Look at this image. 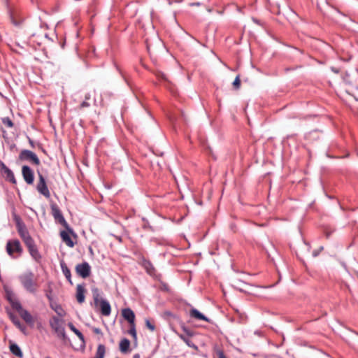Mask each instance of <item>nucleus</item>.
<instances>
[{"label":"nucleus","mask_w":358,"mask_h":358,"mask_svg":"<svg viewBox=\"0 0 358 358\" xmlns=\"http://www.w3.org/2000/svg\"><path fill=\"white\" fill-rule=\"evenodd\" d=\"M357 336H358V334H357Z\"/></svg>","instance_id":"obj_47"},{"label":"nucleus","mask_w":358,"mask_h":358,"mask_svg":"<svg viewBox=\"0 0 358 358\" xmlns=\"http://www.w3.org/2000/svg\"><path fill=\"white\" fill-rule=\"evenodd\" d=\"M189 315L191 317L194 318L198 320H203L206 322H209L210 320L206 317L203 314L200 313L197 309L192 308L189 311Z\"/></svg>","instance_id":"obj_18"},{"label":"nucleus","mask_w":358,"mask_h":358,"mask_svg":"<svg viewBox=\"0 0 358 358\" xmlns=\"http://www.w3.org/2000/svg\"><path fill=\"white\" fill-rule=\"evenodd\" d=\"M181 329L185 334V336L187 337H192L195 335V333L193 331L190 330L189 328H187L184 324L181 326Z\"/></svg>","instance_id":"obj_28"},{"label":"nucleus","mask_w":358,"mask_h":358,"mask_svg":"<svg viewBox=\"0 0 358 358\" xmlns=\"http://www.w3.org/2000/svg\"><path fill=\"white\" fill-rule=\"evenodd\" d=\"M122 317L129 324L135 323V314L131 308H127L123 309L122 311Z\"/></svg>","instance_id":"obj_15"},{"label":"nucleus","mask_w":358,"mask_h":358,"mask_svg":"<svg viewBox=\"0 0 358 358\" xmlns=\"http://www.w3.org/2000/svg\"><path fill=\"white\" fill-rule=\"evenodd\" d=\"M64 323L65 322L62 317H59L57 316L51 317L49 320V324L52 330L55 332L59 338L63 341H65L67 338L65 331Z\"/></svg>","instance_id":"obj_2"},{"label":"nucleus","mask_w":358,"mask_h":358,"mask_svg":"<svg viewBox=\"0 0 358 358\" xmlns=\"http://www.w3.org/2000/svg\"><path fill=\"white\" fill-rule=\"evenodd\" d=\"M10 319L15 327H17L22 332L25 333L26 327L20 322L17 316L10 314Z\"/></svg>","instance_id":"obj_21"},{"label":"nucleus","mask_w":358,"mask_h":358,"mask_svg":"<svg viewBox=\"0 0 358 358\" xmlns=\"http://www.w3.org/2000/svg\"><path fill=\"white\" fill-rule=\"evenodd\" d=\"M19 159L21 161H27L34 165L38 166L40 159L37 155L32 151L29 150H22L19 154Z\"/></svg>","instance_id":"obj_6"},{"label":"nucleus","mask_w":358,"mask_h":358,"mask_svg":"<svg viewBox=\"0 0 358 358\" xmlns=\"http://www.w3.org/2000/svg\"><path fill=\"white\" fill-rule=\"evenodd\" d=\"M128 332L130 335L132 336V337L136 339L137 335H136L135 323L130 324V329Z\"/></svg>","instance_id":"obj_30"},{"label":"nucleus","mask_w":358,"mask_h":358,"mask_svg":"<svg viewBox=\"0 0 358 358\" xmlns=\"http://www.w3.org/2000/svg\"><path fill=\"white\" fill-rule=\"evenodd\" d=\"M85 289L83 285H78L76 287V299L79 303H83L85 301Z\"/></svg>","instance_id":"obj_17"},{"label":"nucleus","mask_w":358,"mask_h":358,"mask_svg":"<svg viewBox=\"0 0 358 358\" xmlns=\"http://www.w3.org/2000/svg\"><path fill=\"white\" fill-rule=\"evenodd\" d=\"M60 266H61V269L62 271V273L64 275V276L66 277V280L72 285H73V282L71 280V274L70 269L68 268L67 265L66 264V263L64 261H62L60 262Z\"/></svg>","instance_id":"obj_19"},{"label":"nucleus","mask_w":358,"mask_h":358,"mask_svg":"<svg viewBox=\"0 0 358 358\" xmlns=\"http://www.w3.org/2000/svg\"><path fill=\"white\" fill-rule=\"evenodd\" d=\"M178 336L184 342L185 344L189 346V348L198 350L199 348L196 345H195L189 338V337L185 336L184 334H179L177 331H176Z\"/></svg>","instance_id":"obj_20"},{"label":"nucleus","mask_w":358,"mask_h":358,"mask_svg":"<svg viewBox=\"0 0 358 358\" xmlns=\"http://www.w3.org/2000/svg\"><path fill=\"white\" fill-rule=\"evenodd\" d=\"M233 85L235 89H239L240 87V85H241V80H240V76H237L233 83Z\"/></svg>","instance_id":"obj_36"},{"label":"nucleus","mask_w":358,"mask_h":358,"mask_svg":"<svg viewBox=\"0 0 358 358\" xmlns=\"http://www.w3.org/2000/svg\"><path fill=\"white\" fill-rule=\"evenodd\" d=\"M45 39H48V34L43 31L34 33L30 37L31 41L38 45H41Z\"/></svg>","instance_id":"obj_12"},{"label":"nucleus","mask_w":358,"mask_h":358,"mask_svg":"<svg viewBox=\"0 0 358 358\" xmlns=\"http://www.w3.org/2000/svg\"><path fill=\"white\" fill-rule=\"evenodd\" d=\"M155 75L159 79H162L163 80H167V77L165 73L160 71H156L154 72Z\"/></svg>","instance_id":"obj_33"},{"label":"nucleus","mask_w":358,"mask_h":358,"mask_svg":"<svg viewBox=\"0 0 358 358\" xmlns=\"http://www.w3.org/2000/svg\"><path fill=\"white\" fill-rule=\"evenodd\" d=\"M0 169L1 173L4 175L6 180L13 184L17 183L13 172L7 167L2 161H0Z\"/></svg>","instance_id":"obj_10"},{"label":"nucleus","mask_w":358,"mask_h":358,"mask_svg":"<svg viewBox=\"0 0 358 358\" xmlns=\"http://www.w3.org/2000/svg\"><path fill=\"white\" fill-rule=\"evenodd\" d=\"M69 327L83 343H85V338L83 334L78 329H76L72 323H69Z\"/></svg>","instance_id":"obj_27"},{"label":"nucleus","mask_w":358,"mask_h":358,"mask_svg":"<svg viewBox=\"0 0 358 358\" xmlns=\"http://www.w3.org/2000/svg\"><path fill=\"white\" fill-rule=\"evenodd\" d=\"M133 358H140V355L138 354H135Z\"/></svg>","instance_id":"obj_44"},{"label":"nucleus","mask_w":358,"mask_h":358,"mask_svg":"<svg viewBox=\"0 0 358 358\" xmlns=\"http://www.w3.org/2000/svg\"><path fill=\"white\" fill-rule=\"evenodd\" d=\"M93 299L94 304L97 306L99 303L101 308V313L104 316L110 315L111 313V307L108 301L105 299H101L99 290L98 288L92 289Z\"/></svg>","instance_id":"obj_4"},{"label":"nucleus","mask_w":358,"mask_h":358,"mask_svg":"<svg viewBox=\"0 0 358 358\" xmlns=\"http://www.w3.org/2000/svg\"><path fill=\"white\" fill-rule=\"evenodd\" d=\"M73 236L71 233L66 229L61 231L60 232V237L64 243L69 246V248H73L75 245V243L73 241L70 236Z\"/></svg>","instance_id":"obj_13"},{"label":"nucleus","mask_w":358,"mask_h":358,"mask_svg":"<svg viewBox=\"0 0 358 358\" xmlns=\"http://www.w3.org/2000/svg\"><path fill=\"white\" fill-rule=\"evenodd\" d=\"M89 106H90V103L87 101H84L81 103L80 108H87Z\"/></svg>","instance_id":"obj_38"},{"label":"nucleus","mask_w":358,"mask_h":358,"mask_svg":"<svg viewBox=\"0 0 358 358\" xmlns=\"http://www.w3.org/2000/svg\"><path fill=\"white\" fill-rule=\"evenodd\" d=\"M24 243L28 249L36 246L35 242L34 239L31 238V236L24 240Z\"/></svg>","instance_id":"obj_29"},{"label":"nucleus","mask_w":358,"mask_h":358,"mask_svg":"<svg viewBox=\"0 0 358 358\" xmlns=\"http://www.w3.org/2000/svg\"><path fill=\"white\" fill-rule=\"evenodd\" d=\"M130 347V341L129 339L124 338L121 340L120 343V350L122 353H127L129 352Z\"/></svg>","instance_id":"obj_23"},{"label":"nucleus","mask_w":358,"mask_h":358,"mask_svg":"<svg viewBox=\"0 0 358 358\" xmlns=\"http://www.w3.org/2000/svg\"><path fill=\"white\" fill-rule=\"evenodd\" d=\"M6 251L11 257H13L15 253L20 255L22 252L20 242L17 239L9 240L6 244Z\"/></svg>","instance_id":"obj_7"},{"label":"nucleus","mask_w":358,"mask_h":358,"mask_svg":"<svg viewBox=\"0 0 358 358\" xmlns=\"http://www.w3.org/2000/svg\"><path fill=\"white\" fill-rule=\"evenodd\" d=\"M30 255L37 262H38L41 259V255H40V252H38V250L36 246L34 248H31L28 249Z\"/></svg>","instance_id":"obj_25"},{"label":"nucleus","mask_w":358,"mask_h":358,"mask_svg":"<svg viewBox=\"0 0 358 358\" xmlns=\"http://www.w3.org/2000/svg\"><path fill=\"white\" fill-rule=\"evenodd\" d=\"M94 331L95 333H96V334H99V333L101 332L100 329H98V328H95V329H94Z\"/></svg>","instance_id":"obj_42"},{"label":"nucleus","mask_w":358,"mask_h":358,"mask_svg":"<svg viewBox=\"0 0 358 358\" xmlns=\"http://www.w3.org/2000/svg\"><path fill=\"white\" fill-rule=\"evenodd\" d=\"M21 318L29 325L33 326L35 320L33 316L25 309H23L20 313Z\"/></svg>","instance_id":"obj_16"},{"label":"nucleus","mask_w":358,"mask_h":358,"mask_svg":"<svg viewBox=\"0 0 358 358\" xmlns=\"http://www.w3.org/2000/svg\"><path fill=\"white\" fill-rule=\"evenodd\" d=\"M10 351L19 358H22L23 353L20 349V348L16 343H11L9 346Z\"/></svg>","instance_id":"obj_22"},{"label":"nucleus","mask_w":358,"mask_h":358,"mask_svg":"<svg viewBox=\"0 0 358 358\" xmlns=\"http://www.w3.org/2000/svg\"><path fill=\"white\" fill-rule=\"evenodd\" d=\"M346 92H347L349 94L352 95V96L355 98V99L356 101H358V97H357V96H356V95H355V94H354V93H353V92H354V87H353V86H352V85L350 84V85H349V86H348V88L346 90Z\"/></svg>","instance_id":"obj_34"},{"label":"nucleus","mask_w":358,"mask_h":358,"mask_svg":"<svg viewBox=\"0 0 358 358\" xmlns=\"http://www.w3.org/2000/svg\"><path fill=\"white\" fill-rule=\"evenodd\" d=\"M355 89L356 90H358V86H356V87H355Z\"/></svg>","instance_id":"obj_46"},{"label":"nucleus","mask_w":358,"mask_h":358,"mask_svg":"<svg viewBox=\"0 0 358 358\" xmlns=\"http://www.w3.org/2000/svg\"><path fill=\"white\" fill-rule=\"evenodd\" d=\"M55 311L58 314L60 317H63L64 315V311L61 306H56L55 308L52 307Z\"/></svg>","instance_id":"obj_32"},{"label":"nucleus","mask_w":358,"mask_h":358,"mask_svg":"<svg viewBox=\"0 0 358 358\" xmlns=\"http://www.w3.org/2000/svg\"><path fill=\"white\" fill-rule=\"evenodd\" d=\"M45 296L50 301H51L52 300L51 290L46 291Z\"/></svg>","instance_id":"obj_37"},{"label":"nucleus","mask_w":358,"mask_h":358,"mask_svg":"<svg viewBox=\"0 0 358 358\" xmlns=\"http://www.w3.org/2000/svg\"><path fill=\"white\" fill-rule=\"evenodd\" d=\"M9 299H13V297L8 294L7 296V299L9 301Z\"/></svg>","instance_id":"obj_45"},{"label":"nucleus","mask_w":358,"mask_h":358,"mask_svg":"<svg viewBox=\"0 0 358 358\" xmlns=\"http://www.w3.org/2000/svg\"><path fill=\"white\" fill-rule=\"evenodd\" d=\"M9 302L13 309L20 313L24 308H22L20 302L16 299H9Z\"/></svg>","instance_id":"obj_24"},{"label":"nucleus","mask_w":358,"mask_h":358,"mask_svg":"<svg viewBox=\"0 0 358 358\" xmlns=\"http://www.w3.org/2000/svg\"><path fill=\"white\" fill-rule=\"evenodd\" d=\"M38 178L39 180L36 186L37 191L45 198L49 199L50 197V191L48 188L44 177L40 173H38Z\"/></svg>","instance_id":"obj_8"},{"label":"nucleus","mask_w":358,"mask_h":358,"mask_svg":"<svg viewBox=\"0 0 358 358\" xmlns=\"http://www.w3.org/2000/svg\"><path fill=\"white\" fill-rule=\"evenodd\" d=\"M90 99V95L89 94H86L85 95V101L88 100Z\"/></svg>","instance_id":"obj_43"},{"label":"nucleus","mask_w":358,"mask_h":358,"mask_svg":"<svg viewBox=\"0 0 358 358\" xmlns=\"http://www.w3.org/2000/svg\"><path fill=\"white\" fill-rule=\"evenodd\" d=\"M201 4V3L199 2V1L194 2V3H190L191 6H200Z\"/></svg>","instance_id":"obj_41"},{"label":"nucleus","mask_w":358,"mask_h":358,"mask_svg":"<svg viewBox=\"0 0 358 358\" xmlns=\"http://www.w3.org/2000/svg\"><path fill=\"white\" fill-rule=\"evenodd\" d=\"M2 122L7 127L12 128L13 127V122L9 117H5L2 119Z\"/></svg>","instance_id":"obj_31"},{"label":"nucleus","mask_w":358,"mask_h":358,"mask_svg":"<svg viewBox=\"0 0 358 358\" xmlns=\"http://www.w3.org/2000/svg\"><path fill=\"white\" fill-rule=\"evenodd\" d=\"M22 174L24 181L28 185L33 184L34 181V173L33 170L29 166L24 165L22 167Z\"/></svg>","instance_id":"obj_11"},{"label":"nucleus","mask_w":358,"mask_h":358,"mask_svg":"<svg viewBox=\"0 0 358 358\" xmlns=\"http://www.w3.org/2000/svg\"><path fill=\"white\" fill-rule=\"evenodd\" d=\"M28 139H29V145H31V147L34 148L35 143H34V141L31 140L30 138H28Z\"/></svg>","instance_id":"obj_40"},{"label":"nucleus","mask_w":358,"mask_h":358,"mask_svg":"<svg viewBox=\"0 0 358 358\" xmlns=\"http://www.w3.org/2000/svg\"><path fill=\"white\" fill-rule=\"evenodd\" d=\"M76 272L79 276L82 277L83 278H86L90 275L91 267L87 262H85L82 264H78L76 265Z\"/></svg>","instance_id":"obj_9"},{"label":"nucleus","mask_w":358,"mask_h":358,"mask_svg":"<svg viewBox=\"0 0 358 358\" xmlns=\"http://www.w3.org/2000/svg\"><path fill=\"white\" fill-rule=\"evenodd\" d=\"M145 326L148 329H149L151 331H154L155 330V326L152 324L149 320H145Z\"/></svg>","instance_id":"obj_35"},{"label":"nucleus","mask_w":358,"mask_h":358,"mask_svg":"<svg viewBox=\"0 0 358 358\" xmlns=\"http://www.w3.org/2000/svg\"><path fill=\"white\" fill-rule=\"evenodd\" d=\"M50 208L52 215L53 216L55 220L62 224L65 228V229L69 230L73 236L74 238H77V234L73 231V229L70 227L66 221L59 206L56 203H52L50 205Z\"/></svg>","instance_id":"obj_3"},{"label":"nucleus","mask_w":358,"mask_h":358,"mask_svg":"<svg viewBox=\"0 0 358 358\" xmlns=\"http://www.w3.org/2000/svg\"><path fill=\"white\" fill-rule=\"evenodd\" d=\"M217 355L218 358H227L226 356L224 355V353L222 350H218L217 352Z\"/></svg>","instance_id":"obj_39"},{"label":"nucleus","mask_w":358,"mask_h":358,"mask_svg":"<svg viewBox=\"0 0 358 358\" xmlns=\"http://www.w3.org/2000/svg\"><path fill=\"white\" fill-rule=\"evenodd\" d=\"M142 266L145 269L148 275L151 276H155L156 275V269L150 260L143 258Z\"/></svg>","instance_id":"obj_14"},{"label":"nucleus","mask_w":358,"mask_h":358,"mask_svg":"<svg viewBox=\"0 0 358 358\" xmlns=\"http://www.w3.org/2000/svg\"><path fill=\"white\" fill-rule=\"evenodd\" d=\"M18 280L23 288L31 294L36 292L38 288V280L34 273L27 271L18 276Z\"/></svg>","instance_id":"obj_1"},{"label":"nucleus","mask_w":358,"mask_h":358,"mask_svg":"<svg viewBox=\"0 0 358 358\" xmlns=\"http://www.w3.org/2000/svg\"><path fill=\"white\" fill-rule=\"evenodd\" d=\"M13 220L15 222L17 231L22 241H24L27 238H30L31 236L21 217L15 213L13 215Z\"/></svg>","instance_id":"obj_5"},{"label":"nucleus","mask_w":358,"mask_h":358,"mask_svg":"<svg viewBox=\"0 0 358 358\" xmlns=\"http://www.w3.org/2000/svg\"><path fill=\"white\" fill-rule=\"evenodd\" d=\"M106 353V347L103 344H99L98 345L96 355L94 358H104Z\"/></svg>","instance_id":"obj_26"}]
</instances>
